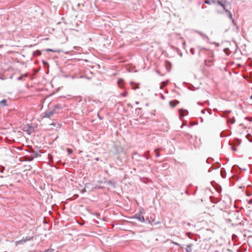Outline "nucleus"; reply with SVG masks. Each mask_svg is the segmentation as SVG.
Listing matches in <instances>:
<instances>
[{"label":"nucleus","mask_w":252,"mask_h":252,"mask_svg":"<svg viewBox=\"0 0 252 252\" xmlns=\"http://www.w3.org/2000/svg\"><path fill=\"white\" fill-rule=\"evenodd\" d=\"M55 107L57 108H60V106H59V105H57L55 106Z\"/></svg>","instance_id":"nucleus-16"},{"label":"nucleus","mask_w":252,"mask_h":252,"mask_svg":"<svg viewBox=\"0 0 252 252\" xmlns=\"http://www.w3.org/2000/svg\"><path fill=\"white\" fill-rule=\"evenodd\" d=\"M123 82V80L122 79H119L118 81V84L119 86V87L121 88V84Z\"/></svg>","instance_id":"nucleus-8"},{"label":"nucleus","mask_w":252,"mask_h":252,"mask_svg":"<svg viewBox=\"0 0 252 252\" xmlns=\"http://www.w3.org/2000/svg\"><path fill=\"white\" fill-rule=\"evenodd\" d=\"M179 103V102L177 100H175L174 101H170L169 102V104L170 105V106L171 107H175L178 103Z\"/></svg>","instance_id":"nucleus-4"},{"label":"nucleus","mask_w":252,"mask_h":252,"mask_svg":"<svg viewBox=\"0 0 252 252\" xmlns=\"http://www.w3.org/2000/svg\"><path fill=\"white\" fill-rule=\"evenodd\" d=\"M199 33L200 34V35H202V36H204L206 39H208V37L207 36H206V35H204L203 34V33H201V32H199Z\"/></svg>","instance_id":"nucleus-13"},{"label":"nucleus","mask_w":252,"mask_h":252,"mask_svg":"<svg viewBox=\"0 0 252 252\" xmlns=\"http://www.w3.org/2000/svg\"><path fill=\"white\" fill-rule=\"evenodd\" d=\"M134 218L140 222H144L145 221L144 217L141 216L140 214H135L134 216Z\"/></svg>","instance_id":"nucleus-3"},{"label":"nucleus","mask_w":252,"mask_h":252,"mask_svg":"<svg viewBox=\"0 0 252 252\" xmlns=\"http://www.w3.org/2000/svg\"><path fill=\"white\" fill-rule=\"evenodd\" d=\"M32 237L27 236L26 238H23L21 240L16 241L15 245L17 246L18 245L23 244L27 241L32 240Z\"/></svg>","instance_id":"nucleus-2"},{"label":"nucleus","mask_w":252,"mask_h":252,"mask_svg":"<svg viewBox=\"0 0 252 252\" xmlns=\"http://www.w3.org/2000/svg\"><path fill=\"white\" fill-rule=\"evenodd\" d=\"M45 51H46V52H57V51H56V50H54L51 49H46L45 50Z\"/></svg>","instance_id":"nucleus-10"},{"label":"nucleus","mask_w":252,"mask_h":252,"mask_svg":"<svg viewBox=\"0 0 252 252\" xmlns=\"http://www.w3.org/2000/svg\"><path fill=\"white\" fill-rule=\"evenodd\" d=\"M211 1L212 0H205V3H206V4H212L213 3L212 2H211Z\"/></svg>","instance_id":"nucleus-12"},{"label":"nucleus","mask_w":252,"mask_h":252,"mask_svg":"<svg viewBox=\"0 0 252 252\" xmlns=\"http://www.w3.org/2000/svg\"><path fill=\"white\" fill-rule=\"evenodd\" d=\"M126 93H124V94H122L121 95L122 96H125L126 95Z\"/></svg>","instance_id":"nucleus-15"},{"label":"nucleus","mask_w":252,"mask_h":252,"mask_svg":"<svg viewBox=\"0 0 252 252\" xmlns=\"http://www.w3.org/2000/svg\"><path fill=\"white\" fill-rule=\"evenodd\" d=\"M89 185H90V184H86V185H85V189H84L81 191V192H82V193H84V192L86 191V188H89Z\"/></svg>","instance_id":"nucleus-9"},{"label":"nucleus","mask_w":252,"mask_h":252,"mask_svg":"<svg viewBox=\"0 0 252 252\" xmlns=\"http://www.w3.org/2000/svg\"><path fill=\"white\" fill-rule=\"evenodd\" d=\"M51 125H53V126H55V124H54V123H52V124H51Z\"/></svg>","instance_id":"nucleus-19"},{"label":"nucleus","mask_w":252,"mask_h":252,"mask_svg":"<svg viewBox=\"0 0 252 252\" xmlns=\"http://www.w3.org/2000/svg\"><path fill=\"white\" fill-rule=\"evenodd\" d=\"M250 98L252 99V95L250 96Z\"/></svg>","instance_id":"nucleus-21"},{"label":"nucleus","mask_w":252,"mask_h":252,"mask_svg":"<svg viewBox=\"0 0 252 252\" xmlns=\"http://www.w3.org/2000/svg\"><path fill=\"white\" fill-rule=\"evenodd\" d=\"M6 102H7L6 100L4 99L0 101V104H1L2 106H5L6 105Z\"/></svg>","instance_id":"nucleus-7"},{"label":"nucleus","mask_w":252,"mask_h":252,"mask_svg":"<svg viewBox=\"0 0 252 252\" xmlns=\"http://www.w3.org/2000/svg\"><path fill=\"white\" fill-rule=\"evenodd\" d=\"M225 12L228 13L229 18L230 19H231L232 20V21H233V17H232V15L231 13V12L229 10H225Z\"/></svg>","instance_id":"nucleus-6"},{"label":"nucleus","mask_w":252,"mask_h":252,"mask_svg":"<svg viewBox=\"0 0 252 252\" xmlns=\"http://www.w3.org/2000/svg\"><path fill=\"white\" fill-rule=\"evenodd\" d=\"M211 2L214 3L218 6H220V8H218L217 11L219 13H222V11L227 10L226 9V2L225 1L220 0H212Z\"/></svg>","instance_id":"nucleus-1"},{"label":"nucleus","mask_w":252,"mask_h":252,"mask_svg":"<svg viewBox=\"0 0 252 252\" xmlns=\"http://www.w3.org/2000/svg\"><path fill=\"white\" fill-rule=\"evenodd\" d=\"M233 150H235V151H236V149L235 148H234V147H233Z\"/></svg>","instance_id":"nucleus-20"},{"label":"nucleus","mask_w":252,"mask_h":252,"mask_svg":"<svg viewBox=\"0 0 252 252\" xmlns=\"http://www.w3.org/2000/svg\"><path fill=\"white\" fill-rule=\"evenodd\" d=\"M190 52H191V53L192 54H193V49H191L190 50Z\"/></svg>","instance_id":"nucleus-17"},{"label":"nucleus","mask_w":252,"mask_h":252,"mask_svg":"<svg viewBox=\"0 0 252 252\" xmlns=\"http://www.w3.org/2000/svg\"><path fill=\"white\" fill-rule=\"evenodd\" d=\"M67 151L68 152V153L69 154H71L72 153V150L70 149H69V148L67 149Z\"/></svg>","instance_id":"nucleus-11"},{"label":"nucleus","mask_w":252,"mask_h":252,"mask_svg":"<svg viewBox=\"0 0 252 252\" xmlns=\"http://www.w3.org/2000/svg\"><path fill=\"white\" fill-rule=\"evenodd\" d=\"M54 114L53 111H50L46 112L45 113V117L47 118H49L51 116H52Z\"/></svg>","instance_id":"nucleus-5"},{"label":"nucleus","mask_w":252,"mask_h":252,"mask_svg":"<svg viewBox=\"0 0 252 252\" xmlns=\"http://www.w3.org/2000/svg\"><path fill=\"white\" fill-rule=\"evenodd\" d=\"M22 79V76H20L18 78V80H21Z\"/></svg>","instance_id":"nucleus-14"},{"label":"nucleus","mask_w":252,"mask_h":252,"mask_svg":"<svg viewBox=\"0 0 252 252\" xmlns=\"http://www.w3.org/2000/svg\"><path fill=\"white\" fill-rule=\"evenodd\" d=\"M180 115H181V110L180 111Z\"/></svg>","instance_id":"nucleus-22"},{"label":"nucleus","mask_w":252,"mask_h":252,"mask_svg":"<svg viewBox=\"0 0 252 252\" xmlns=\"http://www.w3.org/2000/svg\"><path fill=\"white\" fill-rule=\"evenodd\" d=\"M173 243H174V244H175V245H179V244H178V243H176V242H174Z\"/></svg>","instance_id":"nucleus-18"}]
</instances>
